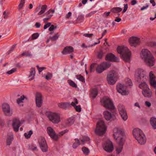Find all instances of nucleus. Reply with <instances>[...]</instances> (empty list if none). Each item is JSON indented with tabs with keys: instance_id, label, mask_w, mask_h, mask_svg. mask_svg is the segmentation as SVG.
Segmentation results:
<instances>
[{
	"instance_id": "obj_1",
	"label": "nucleus",
	"mask_w": 156,
	"mask_h": 156,
	"mask_svg": "<svg viewBox=\"0 0 156 156\" xmlns=\"http://www.w3.org/2000/svg\"><path fill=\"white\" fill-rule=\"evenodd\" d=\"M117 51L120 55L123 60L127 62L129 61L131 53L126 47L118 46L117 48Z\"/></svg>"
},
{
	"instance_id": "obj_2",
	"label": "nucleus",
	"mask_w": 156,
	"mask_h": 156,
	"mask_svg": "<svg viewBox=\"0 0 156 156\" xmlns=\"http://www.w3.org/2000/svg\"><path fill=\"white\" fill-rule=\"evenodd\" d=\"M133 134L137 141L140 144H144L146 142L145 135L142 131L138 128L134 129L133 131Z\"/></svg>"
},
{
	"instance_id": "obj_3",
	"label": "nucleus",
	"mask_w": 156,
	"mask_h": 156,
	"mask_svg": "<svg viewBox=\"0 0 156 156\" xmlns=\"http://www.w3.org/2000/svg\"><path fill=\"white\" fill-rule=\"evenodd\" d=\"M113 136L115 139L119 142H124L125 139L123 132L118 128H115L113 130Z\"/></svg>"
},
{
	"instance_id": "obj_4",
	"label": "nucleus",
	"mask_w": 156,
	"mask_h": 156,
	"mask_svg": "<svg viewBox=\"0 0 156 156\" xmlns=\"http://www.w3.org/2000/svg\"><path fill=\"white\" fill-rule=\"evenodd\" d=\"M107 130L106 126L103 121H100L97 124L95 132L99 135H102Z\"/></svg>"
},
{
	"instance_id": "obj_5",
	"label": "nucleus",
	"mask_w": 156,
	"mask_h": 156,
	"mask_svg": "<svg viewBox=\"0 0 156 156\" xmlns=\"http://www.w3.org/2000/svg\"><path fill=\"white\" fill-rule=\"evenodd\" d=\"M135 76L138 81H145L147 80L146 72L142 69H137L136 70Z\"/></svg>"
},
{
	"instance_id": "obj_6",
	"label": "nucleus",
	"mask_w": 156,
	"mask_h": 156,
	"mask_svg": "<svg viewBox=\"0 0 156 156\" xmlns=\"http://www.w3.org/2000/svg\"><path fill=\"white\" fill-rule=\"evenodd\" d=\"M101 105L109 109H115L112 100L108 97H104L101 100Z\"/></svg>"
},
{
	"instance_id": "obj_7",
	"label": "nucleus",
	"mask_w": 156,
	"mask_h": 156,
	"mask_svg": "<svg viewBox=\"0 0 156 156\" xmlns=\"http://www.w3.org/2000/svg\"><path fill=\"white\" fill-rule=\"evenodd\" d=\"M111 110V113L107 111H105L103 112L104 117L107 121H109L111 119L114 120L116 119L117 114L116 113V109Z\"/></svg>"
},
{
	"instance_id": "obj_8",
	"label": "nucleus",
	"mask_w": 156,
	"mask_h": 156,
	"mask_svg": "<svg viewBox=\"0 0 156 156\" xmlns=\"http://www.w3.org/2000/svg\"><path fill=\"white\" fill-rule=\"evenodd\" d=\"M47 117L54 123H58L60 121V116L58 113L50 112L48 114Z\"/></svg>"
},
{
	"instance_id": "obj_9",
	"label": "nucleus",
	"mask_w": 156,
	"mask_h": 156,
	"mask_svg": "<svg viewBox=\"0 0 156 156\" xmlns=\"http://www.w3.org/2000/svg\"><path fill=\"white\" fill-rule=\"evenodd\" d=\"M117 73L115 71H111L107 77V80L108 83L112 85L114 84L117 81Z\"/></svg>"
},
{
	"instance_id": "obj_10",
	"label": "nucleus",
	"mask_w": 156,
	"mask_h": 156,
	"mask_svg": "<svg viewBox=\"0 0 156 156\" xmlns=\"http://www.w3.org/2000/svg\"><path fill=\"white\" fill-rule=\"evenodd\" d=\"M110 63L108 62H104L98 65L96 68L97 72L101 73L111 66Z\"/></svg>"
},
{
	"instance_id": "obj_11",
	"label": "nucleus",
	"mask_w": 156,
	"mask_h": 156,
	"mask_svg": "<svg viewBox=\"0 0 156 156\" xmlns=\"http://www.w3.org/2000/svg\"><path fill=\"white\" fill-rule=\"evenodd\" d=\"M118 110L122 119L124 121H126L127 119L128 116L124 107L120 104L118 105Z\"/></svg>"
},
{
	"instance_id": "obj_12",
	"label": "nucleus",
	"mask_w": 156,
	"mask_h": 156,
	"mask_svg": "<svg viewBox=\"0 0 156 156\" xmlns=\"http://www.w3.org/2000/svg\"><path fill=\"white\" fill-rule=\"evenodd\" d=\"M103 147L105 151L108 152L112 151L113 147L112 142L109 140H107L103 144Z\"/></svg>"
},
{
	"instance_id": "obj_13",
	"label": "nucleus",
	"mask_w": 156,
	"mask_h": 156,
	"mask_svg": "<svg viewBox=\"0 0 156 156\" xmlns=\"http://www.w3.org/2000/svg\"><path fill=\"white\" fill-rule=\"evenodd\" d=\"M38 142L40 148L43 152H46L48 151V147L46 140L44 138L41 137L38 140Z\"/></svg>"
},
{
	"instance_id": "obj_14",
	"label": "nucleus",
	"mask_w": 156,
	"mask_h": 156,
	"mask_svg": "<svg viewBox=\"0 0 156 156\" xmlns=\"http://www.w3.org/2000/svg\"><path fill=\"white\" fill-rule=\"evenodd\" d=\"M2 110L4 114L7 116H11L12 114V112L11 110L9 105L7 104L4 103L2 105Z\"/></svg>"
},
{
	"instance_id": "obj_15",
	"label": "nucleus",
	"mask_w": 156,
	"mask_h": 156,
	"mask_svg": "<svg viewBox=\"0 0 156 156\" xmlns=\"http://www.w3.org/2000/svg\"><path fill=\"white\" fill-rule=\"evenodd\" d=\"M152 55L151 52L148 49H144L142 50L140 55L142 59L144 61Z\"/></svg>"
},
{
	"instance_id": "obj_16",
	"label": "nucleus",
	"mask_w": 156,
	"mask_h": 156,
	"mask_svg": "<svg viewBox=\"0 0 156 156\" xmlns=\"http://www.w3.org/2000/svg\"><path fill=\"white\" fill-rule=\"evenodd\" d=\"M35 100L36 106L38 107H41L43 102L42 96L39 92L36 93L35 95Z\"/></svg>"
},
{
	"instance_id": "obj_17",
	"label": "nucleus",
	"mask_w": 156,
	"mask_h": 156,
	"mask_svg": "<svg viewBox=\"0 0 156 156\" xmlns=\"http://www.w3.org/2000/svg\"><path fill=\"white\" fill-rule=\"evenodd\" d=\"M48 133L50 137L55 140H57L58 139V136L56 134L53 129L51 127H48L47 129Z\"/></svg>"
},
{
	"instance_id": "obj_18",
	"label": "nucleus",
	"mask_w": 156,
	"mask_h": 156,
	"mask_svg": "<svg viewBox=\"0 0 156 156\" xmlns=\"http://www.w3.org/2000/svg\"><path fill=\"white\" fill-rule=\"evenodd\" d=\"M149 83L151 86L154 88H156V80H155V77L152 71H151L149 74Z\"/></svg>"
},
{
	"instance_id": "obj_19",
	"label": "nucleus",
	"mask_w": 156,
	"mask_h": 156,
	"mask_svg": "<svg viewBox=\"0 0 156 156\" xmlns=\"http://www.w3.org/2000/svg\"><path fill=\"white\" fill-rule=\"evenodd\" d=\"M105 59L106 60L115 62H119V60L118 57H116L111 53L108 54L106 55Z\"/></svg>"
},
{
	"instance_id": "obj_20",
	"label": "nucleus",
	"mask_w": 156,
	"mask_h": 156,
	"mask_svg": "<svg viewBox=\"0 0 156 156\" xmlns=\"http://www.w3.org/2000/svg\"><path fill=\"white\" fill-rule=\"evenodd\" d=\"M144 61L147 65L150 67L154 66L155 62V58L153 55L146 59Z\"/></svg>"
},
{
	"instance_id": "obj_21",
	"label": "nucleus",
	"mask_w": 156,
	"mask_h": 156,
	"mask_svg": "<svg viewBox=\"0 0 156 156\" xmlns=\"http://www.w3.org/2000/svg\"><path fill=\"white\" fill-rule=\"evenodd\" d=\"M21 123L20 121L16 119H13L12 123V126L13 128V130L16 132L18 131L19 127L20 126Z\"/></svg>"
},
{
	"instance_id": "obj_22",
	"label": "nucleus",
	"mask_w": 156,
	"mask_h": 156,
	"mask_svg": "<svg viewBox=\"0 0 156 156\" xmlns=\"http://www.w3.org/2000/svg\"><path fill=\"white\" fill-rule=\"evenodd\" d=\"M117 89L118 92L123 95H127L128 94V92L126 91L124 88V87L123 84H119L117 85Z\"/></svg>"
},
{
	"instance_id": "obj_23",
	"label": "nucleus",
	"mask_w": 156,
	"mask_h": 156,
	"mask_svg": "<svg viewBox=\"0 0 156 156\" xmlns=\"http://www.w3.org/2000/svg\"><path fill=\"white\" fill-rule=\"evenodd\" d=\"M129 42L131 46L135 47L140 43V39L137 37H133L129 38Z\"/></svg>"
},
{
	"instance_id": "obj_24",
	"label": "nucleus",
	"mask_w": 156,
	"mask_h": 156,
	"mask_svg": "<svg viewBox=\"0 0 156 156\" xmlns=\"http://www.w3.org/2000/svg\"><path fill=\"white\" fill-rule=\"evenodd\" d=\"M74 51L73 48L70 46H66L65 47L62 51V53L64 55L69 54Z\"/></svg>"
},
{
	"instance_id": "obj_25",
	"label": "nucleus",
	"mask_w": 156,
	"mask_h": 156,
	"mask_svg": "<svg viewBox=\"0 0 156 156\" xmlns=\"http://www.w3.org/2000/svg\"><path fill=\"white\" fill-rule=\"evenodd\" d=\"M142 93L144 96L146 97L150 98L152 95V91L149 88L143 90Z\"/></svg>"
},
{
	"instance_id": "obj_26",
	"label": "nucleus",
	"mask_w": 156,
	"mask_h": 156,
	"mask_svg": "<svg viewBox=\"0 0 156 156\" xmlns=\"http://www.w3.org/2000/svg\"><path fill=\"white\" fill-rule=\"evenodd\" d=\"M58 105L60 108L66 109L70 107V104L69 102H61L59 103Z\"/></svg>"
},
{
	"instance_id": "obj_27",
	"label": "nucleus",
	"mask_w": 156,
	"mask_h": 156,
	"mask_svg": "<svg viewBox=\"0 0 156 156\" xmlns=\"http://www.w3.org/2000/svg\"><path fill=\"white\" fill-rule=\"evenodd\" d=\"M35 68L32 67L30 69V73L29 75V77H30V78L29 79L30 80H33L34 77L35 75Z\"/></svg>"
},
{
	"instance_id": "obj_28",
	"label": "nucleus",
	"mask_w": 156,
	"mask_h": 156,
	"mask_svg": "<svg viewBox=\"0 0 156 156\" xmlns=\"http://www.w3.org/2000/svg\"><path fill=\"white\" fill-rule=\"evenodd\" d=\"M74 122V120L73 118L71 117L67 119L65 121L66 126L69 127L73 124Z\"/></svg>"
},
{
	"instance_id": "obj_29",
	"label": "nucleus",
	"mask_w": 156,
	"mask_h": 156,
	"mask_svg": "<svg viewBox=\"0 0 156 156\" xmlns=\"http://www.w3.org/2000/svg\"><path fill=\"white\" fill-rule=\"evenodd\" d=\"M124 142H119L117 143L119 146H117L116 149V152L118 154H119L122 151L123 146Z\"/></svg>"
},
{
	"instance_id": "obj_30",
	"label": "nucleus",
	"mask_w": 156,
	"mask_h": 156,
	"mask_svg": "<svg viewBox=\"0 0 156 156\" xmlns=\"http://www.w3.org/2000/svg\"><path fill=\"white\" fill-rule=\"evenodd\" d=\"M13 139V135L12 133H10L9 135H7V138L6 140L7 145H9L12 143Z\"/></svg>"
},
{
	"instance_id": "obj_31",
	"label": "nucleus",
	"mask_w": 156,
	"mask_h": 156,
	"mask_svg": "<svg viewBox=\"0 0 156 156\" xmlns=\"http://www.w3.org/2000/svg\"><path fill=\"white\" fill-rule=\"evenodd\" d=\"M139 87L143 90H144L148 88V87L145 82V81H143V82L141 83L139 85Z\"/></svg>"
},
{
	"instance_id": "obj_32",
	"label": "nucleus",
	"mask_w": 156,
	"mask_h": 156,
	"mask_svg": "<svg viewBox=\"0 0 156 156\" xmlns=\"http://www.w3.org/2000/svg\"><path fill=\"white\" fill-rule=\"evenodd\" d=\"M150 123L154 129H156V118H151L150 120Z\"/></svg>"
},
{
	"instance_id": "obj_33",
	"label": "nucleus",
	"mask_w": 156,
	"mask_h": 156,
	"mask_svg": "<svg viewBox=\"0 0 156 156\" xmlns=\"http://www.w3.org/2000/svg\"><path fill=\"white\" fill-rule=\"evenodd\" d=\"M75 142L74 143L73 145V148H76L78 146L81 144L82 145V144L80 140L77 139H75Z\"/></svg>"
},
{
	"instance_id": "obj_34",
	"label": "nucleus",
	"mask_w": 156,
	"mask_h": 156,
	"mask_svg": "<svg viewBox=\"0 0 156 156\" xmlns=\"http://www.w3.org/2000/svg\"><path fill=\"white\" fill-rule=\"evenodd\" d=\"M98 94V90L96 88H94L92 90L91 92V97L93 98H95Z\"/></svg>"
},
{
	"instance_id": "obj_35",
	"label": "nucleus",
	"mask_w": 156,
	"mask_h": 156,
	"mask_svg": "<svg viewBox=\"0 0 156 156\" xmlns=\"http://www.w3.org/2000/svg\"><path fill=\"white\" fill-rule=\"evenodd\" d=\"M122 9L120 7H114L112 8L111 11L113 13H118L122 11Z\"/></svg>"
},
{
	"instance_id": "obj_36",
	"label": "nucleus",
	"mask_w": 156,
	"mask_h": 156,
	"mask_svg": "<svg viewBox=\"0 0 156 156\" xmlns=\"http://www.w3.org/2000/svg\"><path fill=\"white\" fill-rule=\"evenodd\" d=\"M47 8V6L46 5H42L41 8V10L38 12V15H40L43 14L45 12Z\"/></svg>"
},
{
	"instance_id": "obj_37",
	"label": "nucleus",
	"mask_w": 156,
	"mask_h": 156,
	"mask_svg": "<svg viewBox=\"0 0 156 156\" xmlns=\"http://www.w3.org/2000/svg\"><path fill=\"white\" fill-rule=\"evenodd\" d=\"M105 54V53L102 50H100L97 53V58L99 59H101Z\"/></svg>"
},
{
	"instance_id": "obj_38",
	"label": "nucleus",
	"mask_w": 156,
	"mask_h": 156,
	"mask_svg": "<svg viewBox=\"0 0 156 156\" xmlns=\"http://www.w3.org/2000/svg\"><path fill=\"white\" fill-rule=\"evenodd\" d=\"M60 36V35L58 33H56L54 36L51 37L50 38V39L52 41H55L58 38V37Z\"/></svg>"
},
{
	"instance_id": "obj_39",
	"label": "nucleus",
	"mask_w": 156,
	"mask_h": 156,
	"mask_svg": "<svg viewBox=\"0 0 156 156\" xmlns=\"http://www.w3.org/2000/svg\"><path fill=\"white\" fill-rule=\"evenodd\" d=\"M33 132L32 130H30L28 133H25L24 136L26 138L28 139L30 137L31 135L33 134Z\"/></svg>"
},
{
	"instance_id": "obj_40",
	"label": "nucleus",
	"mask_w": 156,
	"mask_h": 156,
	"mask_svg": "<svg viewBox=\"0 0 156 156\" xmlns=\"http://www.w3.org/2000/svg\"><path fill=\"white\" fill-rule=\"evenodd\" d=\"M90 140V138L87 136H84L83 137L82 139L80 140L82 145H84V142L86 141H88Z\"/></svg>"
},
{
	"instance_id": "obj_41",
	"label": "nucleus",
	"mask_w": 156,
	"mask_h": 156,
	"mask_svg": "<svg viewBox=\"0 0 156 156\" xmlns=\"http://www.w3.org/2000/svg\"><path fill=\"white\" fill-rule=\"evenodd\" d=\"M26 98V97L24 95H22V96H21L20 98H18L17 100V103L18 104H20V103H23V101L24 100V99Z\"/></svg>"
},
{
	"instance_id": "obj_42",
	"label": "nucleus",
	"mask_w": 156,
	"mask_h": 156,
	"mask_svg": "<svg viewBox=\"0 0 156 156\" xmlns=\"http://www.w3.org/2000/svg\"><path fill=\"white\" fill-rule=\"evenodd\" d=\"M82 151L83 153L86 155H88L90 152L89 149L85 147L82 148Z\"/></svg>"
},
{
	"instance_id": "obj_43",
	"label": "nucleus",
	"mask_w": 156,
	"mask_h": 156,
	"mask_svg": "<svg viewBox=\"0 0 156 156\" xmlns=\"http://www.w3.org/2000/svg\"><path fill=\"white\" fill-rule=\"evenodd\" d=\"M25 0H21L20 3L18 5V8L19 10H20L23 8L25 3Z\"/></svg>"
},
{
	"instance_id": "obj_44",
	"label": "nucleus",
	"mask_w": 156,
	"mask_h": 156,
	"mask_svg": "<svg viewBox=\"0 0 156 156\" xmlns=\"http://www.w3.org/2000/svg\"><path fill=\"white\" fill-rule=\"evenodd\" d=\"M68 82L69 85L73 87L76 88L77 87V86L74 82L71 80H68Z\"/></svg>"
},
{
	"instance_id": "obj_45",
	"label": "nucleus",
	"mask_w": 156,
	"mask_h": 156,
	"mask_svg": "<svg viewBox=\"0 0 156 156\" xmlns=\"http://www.w3.org/2000/svg\"><path fill=\"white\" fill-rule=\"evenodd\" d=\"M76 78L80 81L82 82H85V79L84 77L80 75H77L76 76Z\"/></svg>"
},
{
	"instance_id": "obj_46",
	"label": "nucleus",
	"mask_w": 156,
	"mask_h": 156,
	"mask_svg": "<svg viewBox=\"0 0 156 156\" xmlns=\"http://www.w3.org/2000/svg\"><path fill=\"white\" fill-rule=\"evenodd\" d=\"M22 56H31L32 55L30 52L29 51H26L24 52L21 54Z\"/></svg>"
},
{
	"instance_id": "obj_47",
	"label": "nucleus",
	"mask_w": 156,
	"mask_h": 156,
	"mask_svg": "<svg viewBox=\"0 0 156 156\" xmlns=\"http://www.w3.org/2000/svg\"><path fill=\"white\" fill-rule=\"evenodd\" d=\"M147 45L151 47H154L156 46V43L154 42H150L147 43Z\"/></svg>"
},
{
	"instance_id": "obj_48",
	"label": "nucleus",
	"mask_w": 156,
	"mask_h": 156,
	"mask_svg": "<svg viewBox=\"0 0 156 156\" xmlns=\"http://www.w3.org/2000/svg\"><path fill=\"white\" fill-rule=\"evenodd\" d=\"M69 131V130L68 129H66L65 130L62 131L60 132H59L58 135L59 136H62L64 135L65 134L67 133Z\"/></svg>"
},
{
	"instance_id": "obj_49",
	"label": "nucleus",
	"mask_w": 156,
	"mask_h": 156,
	"mask_svg": "<svg viewBox=\"0 0 156 156\" xmlns=\"http://www.w3.org/2000/svg\"><path fill=\"white\" fill-rule=\"evenodd\" d=\"M55 12L54 10L49 9L48 11L46 12L44 15L47 16H48L49 15L54 13Z\"/></svg>"
},
{
	"instance_id": "obj_50",
	"label": "nucleus",
	"mask_w": 156,
	"mask_h": 156,
	"mask_svg": "<svg viewBox=\"0 0 156 156\" xmlns=\"http://www.w3.org/2000/svg\"><path fill=\"white\" fill-rule=\"evenodd\" d=\"M39 36V34L38 33H35L33 34L31 36L32 40H34L37 39Z\"/></svg>"
},
{
	"instance_id": "obj_51",
	"label": "nucleus",
	"mask_w": 156,
	"mask_h": 156,
	"mask_svg": "<svg viewBox=\"0 0 156 156\" xmlns=\"http://www.w3.org/2000/svg\"><path fill=\"white\" fill-rule=\"evenodd\" d=\"M52 76V74L49 73H48L47 75L45 76V78L47 80H50L51 79Z\"/></svg>"
},
{
	"instance_id": "obj_52",
	"label": "nucleus",
	"mask_w": 156,
	"mask_h": 156,
	"mask_svg": "<svg viewBox=\"0 0 156 156\" xmlns=\"http://www.w3.org/2000/svg\"><path fill=\"white\" fill-rule=\"evenodd\" d=\"M16 71V69L15 68H13L12 69L7 71L6 73L7 74L10 75L12 74L13 73L15 72Z\"/></svg>"
},
{
	"instance_id": "obj_53",
	"label": "nucleus",
	"mask_w": 156,
	"mask_h": 156,
	"mask_svg": "<svg viewBox=\"0 0 156 156\" xmlns=\"http://www.w3.org/2000/svg\"><path fill=\"white\" fill-rule=\"evenodd\" d=\"M74 108L76 111L78 112H80L81 111V107L80 105H76Z\"/></svg>"
},
{
	"instance_id": "obj_54",
	"label": "nucleus",
	"mask_w": 156,
	"mask_h": 156,
	"mask_svg": "<svg viewBox=\"0 0 156 156\" xmlns=\"http://www.w3.org/2000/svg\"><path fill=\"white\" fill-rule=\"evenodd\" d=\"M95 65V64L93 63L90 65V72H92L94 70V66Z\"/></svg>"
},
{
	"instance_id": "obj_55",
	"label": "nucleus",
	"mask_w": 156,
	"mask_h": 156,
	"mask_svg": "<svg viewBox=\"0 0 156 156\" xmlns=\"http://www.w3.org/2000/svg\"><path fill=\"white\" fill-rule=\"evenodd\" d=\"M110 12H105L102 15V16L105 18H107L109 15Z\"/></svg>"
},
{
	"instance_id": "obj_56",
	"label": "nucleus",
	"mask_w": 156,
	"mask_h": 156,
	"mask_svg": "<svg viewBox=\"0 0 156 156\" xmlns=\"http://www.w3.org/2000/svg\"><path fill=\"white\" fill-rule=\"evenodd\" d=\"M57 28V26H55L54 25H51V27H49L48 29V30L51 31L53 30L54 29H55Z\"/></svg>"
},
{
	"instance_id": "obj_57",
	"label": "nucleus",
	"mask_w": 156,
	"mask_h": 156,
	"mask_svg": "<svg viewBox=\"0 0 156 156\" xmlns=\"http://www.w3.org/2000/svg\"><path fill=\"white\" fill-rule=\"evenodd\" d=\"M127 85L129 86H131L132 85V83L131 80L129 79H127Z\"/></svg>"
},
{
	"instance_id": "obj_58",
	"label": "nucleus",
	"mask_w": 156,
	"mask_h": 156,
	"mask_svg": "<svg viewBox=\"0 0 156 156\" xmlns=\"http://www.w3.org/2000/svg\"><path fill=\"white\" fill-rule=\"evenodd\" d=\"M93 35V34H84L83 36L85 37H91Z\"/></svg>"
},
{
	"instance_id": "obj_59",
	"label": "nucleus",
	"mask_w": 156,
	"mask_h": 156,
	"mask_svg": "<svg viewBox=\"0 0 156 156\" xmlns=\"http://www.w3.org/2000/svg\"><path fill=\"white\" fill-rule=\"evenodd\" d=\"M51 23H48L47 24H46L45 25H44V29H46L48 27H49L51 25Z\"/></svg>"
},
{
	"instance_id": "obj_60",
	"label": "nucleus",
	"mask_w": 156,
	"mask_h": 156,
	"mask_svg": "<svg viewBox=\"0 0 156 156\" xmlns=\"http://www.w3.org/2000/svg\"><path fill=\"white\" fill-rule=\"evenodd\" d=\"M52 15H53V14H51L49 15L48 16H48L47 17L44 18L43 19V20L44 21L48 20H49L51 18V17L52 16Z\"/></svg>"
},
{
	"instance_id": "obj_61",
	"label": "nucleus",
	"mask_w": 156,
	"mask_h": 156,
	"mask_svg": "<svg viewBox=\"0 0 156 156\" xmlns=\"http://www.w3.org/2000/svg\"><path fill=\"white\" fill-rule=\"evenodd\" d=\"M124 5V8L122 11V12L123 13H125L126 11L128 8V5L127 4H125Z\"/></svg>"
},
{
	"instance_id": "obj_62",
	"label": "nucleus",
	"mask_w": 156,
	"mask_h": 156,
	"mask_svg": "<svg viewBox=\"0 0 156 156\" xmlns=\"http://www.w3.org/2000/svg\"><path fill=\"white\" fill-rule=\"evenodd\" d=\"M96 12V11H92V12H90V13H89V14H88L87 15V16H90L94 14Z\"/></svg>"
},
{
	"instance_id": "obj_63",
	"label": "nucleus",
	"mask_w": 156,
	"mask_h": 156,
	"mask_svg": "<svg viewBox=\"0 0 156 156\" xmlns=\"http://www.w3.org/2000/svg\"><path fill=\"white\" fill-rule=\"evenodd\" d=\"M72 15V13L71 12H69L66 15V19H69V17Z\"/></svg>"
},
{
	"instance_id": "obj_64",
	"label": "nucleus",
	"mask_w": 156,
	"mask_h": 156,
	"mask_svg": "<svg viewBox=\"0 0 156 156\" xmlns=\"http://www.w3.org/2000/svg\"><path fill=\"white\" fill-rule=\"evenodd\" d=\"M145 105L148 107H150L151 106V103L149 101H146L145 103Z\"/></svg>"
}]
</instances>
